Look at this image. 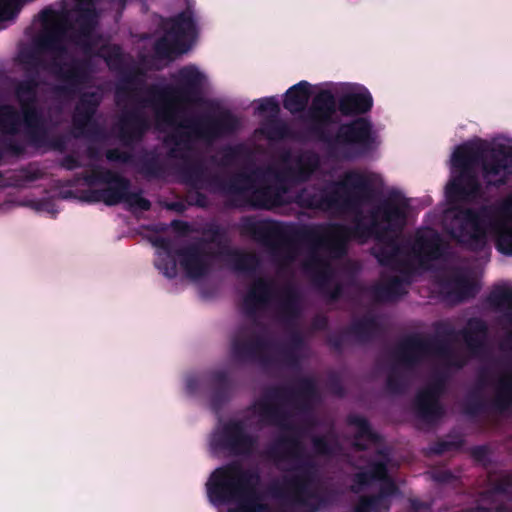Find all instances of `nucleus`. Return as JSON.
<instances>
[{
    "mask_svg": "<svg viewBox=\"0 0 512 512\" xmlns=\"http://www.w3.org/2000/svg\"><path fill=\"white\" fill-rule=\"evenodd\" d=\"M221 254L226 257L227 263L236 272L253 274L260 265V260L254 253L231 249L225 246Z\"/></svg>",
    "mask_w": 512,
    "mask_h": 512,
    "instance_id": "nucleus-36",
    "label": "nucleus"
},
{
    "mask_svg": "<svg viewBox=\"0 0 512 512\" xmlns=\"http://www.w3.org/2000/svg\"><path fill=\"white\" fill-rule=\"evenodd\" d=\"M175 128L165 143H172L168 156L180 159L182 163L178 167V173L182 181L194 188H202L204 184L215 191L221 192L210 179L215 174L207 176V167L201 159H193L189 153L193 150L194 141L200 140L212 143L216 140L228 137L236 133L240 127L239 119L228 109H220L215 114H206L198 117H176Z\"/></svg>",
    "mask_w": 512,
    "mask_h": 512,
    "instance_id": "nucleus-3",
    "label": "nucleus"
},
{
    "mask_svg": "<svg viewBox=\"0 0 512 512\" xmlns=\"http://www.w3.org/2000/svg\"><path fill=\"white\" fill-rule=\"evenodd\" d=\"M496 249L506 256H512V225L502 224L495 237Z\"/></svg>",
    "mask_w": 512,
    "mask_h": 512,
    "instance_id": "nucleus-46",
    "label": "nucleus"
},
{
    "mask_svg": "<svg viewBox=\"0 0 512 512\" xmlns=\"http://www.w3.org/2000/svg\"><path fill=\"white\" fill-rule=\"evenodd\" d=\"M310 89V83L305 80L291 86L284 95L283 107L291 114L303 112L311 96Z\"/></svg>",
    "mask_w": 512,
    "mask_h": 512,
    "instance_id": "nucleus-35",
    "label": "nucleus"
},
{
    "mask_svg": "<svg viewBox=\"0 0 512 512\" xmlns=\"http://www.w3.org/2000/svg\"><path fill=\"white\" fill-rule=\"evenodd\" d=\"M153 49L156 56L160 59H169L173 53L186 50L183 45L174 41L173 37L166 30L164 35L155 41Z\"/></svg>",
    "mask_w": 512,
    "mask_h": 512,
    "instance_id": "nucleus-43",
    "label": "nucleus"
},
{
    "mask_svg": "<svg viewBox=\"0 0 512 512\" xmlns=\"http://www.w3.org/2000/svg\"><path fill=\"white\" fill-rule=\"evenodd\" d=\"M382 501L379 499V496L376 494L362 496L358 502V506H360L361 511L366 512H378L381 508Z\"/></svg>",
    "mask_w": 512,
    "mask_h": 512,
    "instance_id": "nucleus-55",
    "label": "nucleus"
},
{
    "mask_svg": "<svg viewBox=\"0 0 512 512\" xmlns=\"http://www.w3.org/2000/svg\"><path fill=\"white\" fill-rule=\"evenodd\" d=\"M154 245L163 251L158 253L155 260L156 268L167 278L173 279L177 275L176 254L170 239L159 237L154 241Z\"/></svg>",
    "mask_w": 512,
    "mask_h": 512,
    "instance_id": "nucleus-33",
    "label": "nucleus"
},
{
    "mask_svg": "<svg viewBox=\"0 0 512 512\" xmlns=\"http://www.w3.org/2000/svg\"><path fill=\"white\" fill-rule=\"evenodd\" d=\"M386 389L392 394H403L406 389V383L399 373L391 371L386 378Z\"/></svg>",
    "mask_w": 512,
    "mask_h": 512,
    "instance_id": "nucleus-54",
    "label": "nucleus"
},
{
    "mask_svg": "<svg viewBox=\"0 0 512 512\" xmlns=\"http://www.w3.org/2000/svg\"><path fill=\"white\" fill-rule=\"evenodd\" d=\"M431 354L448 357L451 350L448 343L442 339L411 334L401 340L393 352L395 360L406 368L415 367Z\"/></svg>",
    "mask_w": 512,
    "mask_h": 512,
    "instance_id": "nucleus-15",
    "label": "nucleus"
},
{
    "mask_svg": "<svg viewBox=\"0 0 512 512\" xmlns=\"http://www.w3.org/2000/svg\"><path fill=\"white\" fill-rule=\"evenodd\" d=\"M270 347V342L265 337L257 335L250 340L234 338L231 343V354L236 361H260L267 362L263 354Z\"/></svg>",
    "mask_w": 512,
    "mask_h": 512,
    "instance_id": "nucleus-27",
    "label": "nucleus"
},
{
    "mask_svg": "<svg viewBox=\"0 0 512 512\" xmlns=\"http://www.w3.org/2000/svg\"><path fill=\"white\" fill-rule=\"evenodd\" d=\"M19 8L17 0H0V19L9 20L16 16Z\"/></svg>",
    "mask_w": 512,
    "mask_h": 512,
    "instance_id": "nucleus-56",
    "label": "nucleus"
},
{
    "mask_svg": "<svg viewBox=\"0 0 512 512\" xmlns=\"http://www.w3.org/2000/svg\"><path fill=\"white\" fill-rule=\"evenodd\" d=\"M206 77L193 65L182 67L176 77V86H160L151 84L138 88L143 84L135 72L126 74L116 88L119 104L122 96L135 101L141 108L150 107L156 119L167 125H175L176 117L182 113L179 103H194L200 100L205 86Z\"/></svg>",
    "mask_w": 512,
    "mask_h": 512,
    "instance_id": "nucleus-6",
    "label": "nucleus"
},
{
    "mask_svg": "<svg viewBox=\"0 0 512 512\" xmlns=\"http://www.w3.org/2000/svg\"><path fill=\"white\" fill-rule=\"evenodd\" d=\"M258 470L244 468L237 461L216 468L207 483V495L215 505L235 504L228 512H269L262 502Z\"/></svg>",
    "mask_w": 512,
    "mask_h": 512,
    "instance_id": "nucleus-9",
    "label": "nucleus"
},
{
    "mask_svg": "<svg viewBox=\"0 0 512 512\" xmlns=\"http://www.w3.org/2000/svg\"><path fill=\"white\" fill-rule=\"evenodd\" d=\"M489 327L486 321L479 317L469 318L466 326L459 330L468 350L472 354L480 353L485 347V340L488 336Z\"/></svg>",
    "mask_w": 512,
    "mask_h": 512,
    "instance_id": "nucleus-31",
    "label": "nucleus"
},
{
    "mask_svg": "<svg viewBox=\"0 0 512 512\" xmlns=\"http://www.w3.org/2000/svg\"><path fill=\"white\" fill-rule=\"evenodd\" d=\"M129 205L131 210L149 211L151 209V202L142 196V192H129L125 202Z\"/></svg>",
    "mask_w": 512,
    "mask_h": 512,
    "instance_id": "nucleus-53",
    "label": "nucleus"
},
{
    "mask_svg": "<svg viewBox=\"0 0 512 512\" xmlns=\"http://www.w3.org/2000/svg\"><path fill=\"white\" fill-rule=\"evenodd\" d=\"M118 173L114 172L110 169H105L101 167H97L91 171V173L86 174L84 176V180L89 185L94 184H106L108 185L110 182L116 178Z\"/></svg>",
    "mask_w": 512,
    "mask_h": 512,
    "instance_id": "nucleus-49",
    "label": "nucleus"
},
{
    "mask_svg": "<svg viewBox=\"0 0 512 512\" xmlns=\"http://www.w3.org/2000/svg\"><path fill=\"white\" fill-rule=\"evenodd\" d=\"M213 384L211 404L214 409H219L225 404L231 394L232 382L226 371L218 370L211 374Z\"/></svg>",
    "mask_w": 512,
    "mask_h": 512,
    "instance_id": "nucleus-38",
    "label": "nucleus"
},
{
    "mask_svg": "<svg viewBox=\"0 0 512 512\" xmlns=\"http://www.w3.org/2000/svg\"><path fill=\"white\" fill-rule=\"evenodd\" d=\"M51 52L55 57L50 62L49 70L62 85L55 87L54 91L63 96L72 97L90 82L93 64L90 58L70 57L67 61L60 58L68 53L63 43V32L57 28H46L34 40V49L23 55V63L28 71L37 75L38 69L46 68V63L40 54Z\"/></svg>",
    "mask_w": 512,
    "mask_h": 512,
    "instance_id": "nucleus-7",
    "label": "nucleus"
},
{
    "mask_svg": "<svg viewBox=\"0 0 512 512\" xmlns=\"http://www.w3.org/2000/svg\"><path fill=\"white\" fill-rule=\"evenodd\" d=\"M289 344L290 347L283 350V355L290 365H296L298 357L295 350L301 349L304 346V337L300 331L295 330L291 333Z\"/></svg>",
    "mask_w": 512,
    "mask_h": 512,
    "instance_id": "nucleus-48",
    "label": "nucleus"
},
{
    "mask_svg": "<svg viewBox=\"0 0 512 512\" xmlns=\"http://www.w3.org/2000/svg\"><path fill=\"white\" fill-rule=\"evenodd\" d=\"M450 439H442L434 442L430 446V451L435 455H443L446 452L460 450L464 445V439L461 435H448Z\"/></svg>",
    "mask_w": 512,
    "mask_h": 512,
    "instance_id": "nucleus-45",
    "label": "nucleus"
},
{
    "mask_svg": "<svg viewBox=\"0 0 512 512\" xmlns=\"http://www.w3.org/2000/svg\"><path fill=\"white\" fill-rule=\"evenodd\" d=\"M275 294V283L272 280L257 278L243 298L244 314L249 318H255L259 311L268 307Z\"/></svg>",
    "mask_w": 512,
    "mask_h": 512,
    "instance_id": "nucleus-25",
    "label": "nucleus"
},
{
    "mask_svg": "<svg viewBox=\"0 0 512 512\" xmlns=\"http://www.w3.org/2000/svg\"><path fill=\"white\" fill-rule=\"evenodd\" d=\"M175 254L180 258V265L186 275L191 279L205 277L210 271L208 254L200 243H192L188 246L178 248Z\"/></svg>",
    "mask_w": 512,
    "mask_h": 512,
    "instance_id": "nucleus-26",
    "label": "nucleus"
},
{
    "mask_svg": "<svg viewBox=\"0 0 512 512\" xmlns=\"http://www.w3.org/2000/svg\"><path fill=\"white\" fill-rule=\"evenodd\" d=\"M485 402L481 396L475 392L469 394L467 400L463 405V412L465 415L475 417L485 410Z\"/></svg>",
    "mask_w": 512,
    "mask_h": 512,
    "instance_id": "nucleus-51",
    "label": "nucleus"
},
{
    "mask_svg": "<svg viewBox=\"0 0 512 512\" xmlns=\"http://www.w3.org/2000/svg\"><path fill=\"white\" fill-rule=\"evenodd\" d=\"M328 387L331 393L338 397H344L345 396V388L341 382V380L337 377H332L328 381Z\"/></svg>",
    "mask_w": 512,
    "mask_h": 512,
    "instance_id": "nucleus-63",
    "label": "nucleus"
},
{
    "mask_svg": "<svg viewBox=\"0 0 512 512\" xmlns=\"http://www.w3.org/2000/svg\"><path fill=\"white\" fill-rule=\"evenodd\" d=\"M445 250V243L436 230L426 228L416 231L411 252L421 267L426 268L431 262L441 259Z\"/></svg>",
    "mask_w": 512,
    "mask_h": 512,
    "instance_id": "nucleus-23",
    "label": "nucleus"
},
{
    "mask_svg": "<svg viewBox=\"0 0 512 512\" xmlns=\"http://www.w3.org/2000/svg\"><path fill=\"white\" fill-rule=\"evenodd\" d=\"M317 385L313 378L303 377L298 380L297 388L274 386L266 391L256 403L257 413L267 425L281 426L289 418L288 412L278 401H289L305 409L308 402L317 396Z\"/></svg>",
    "mask_w": 512,
    "mask_h": 512,
    "instance_id": "nucleus-12",
    "label": "nucleus"
},
{
    "mask_svg": "<svg viewBox=\"0 0 512 512\" xmlns=\"http://www.w3.org/2000/svg\"><path fill=\"white\" fill-rule=\"evenodd\" d=\"M300 297L292 286H286L278 303V315L287 325H292L300 317Z\"/></svg>",
    "mask_w": 512,
    "mask_h": 512,
    "instance_id": "nucleus-37",
    "label": "nucleus"
},
{
    "mask_svg": "<svg viewBox=\"0 0 512 512\" xmlns=\"http://www.w3.org/2000/svg\"><path fill=\"white\" fill-rule=\"evenodd\" d=\"M261 221H274V220L273 219L256 220L253 217H243L241 219V224H240L241 234L250 237L255 242H257V243L261 244L262 246L266 247L267 249H269V251L271 252L272 255L277 256V257H283L284 259L289 260V261L294 259L295 251H296L295 246H294L295 243L307 244L310 247V253L304 263V267L307 271L312 273V279H313L315 286L320 291H323L325 288H327V286H329L331 284L332 279H333V270H332L330 264L326 260H324L323 257L318 253V250H320V249H324V250L330 252L327 248L317 247V246H314L305 241L291 240L290 242L283 243V245L281 246V248H279V250H274L270 246L264 244L262 241L257 240L256 239L257 237L255 235L251 234L250 232H248L246 230V225L249 222L256 223V222H261ZM329 254L332 257H334L331 253H329Z\"/></svg>",
    "mask_w": 512,
    "mask_h": 512,
    "instance_id": "nucleus-13",
    "label": "nucleus"
},
{
    "mask_svg": "<svg viewBox=\"0 0 512 512\" xmlns=\"http://www.w3.org/2000/svg\"><path fill=\"white\" fill-rule=\"evenodd\" d=\"M38 87L36 74L30 75L16 84L15 96L20 106L25 133L32 144L40 146L47 138V128L43 111L38 106Z\"/></svg>",
    "mask_w": 512,
    "mask_h": 512,
    "instance_id": "nucleus-14",
    "label": "nucleus"
},
{
    "mask_svg": "<svg viewBox=\"0 0 512 512\" xmlns=\"http://www.w3.org/2000/svg\"><path fill=\"white\" fill-rule=\"evenodd\" d=\"M451 163L459 173L447 184V197L455 201H472L483 193L475 166L480 165L488 187L500 188L508 183L512 174V145L465 143L457 146Z\"/></svg>",
    "mask_w": 512,
    "mask_h": 512,
    "instance_id": "nucleus-4",
    "label": "nucleus"
},
{
    "mask_svg": "<svg viewBox=\"0 0 512 512\" xmlns=\"http://www.w3.org/2000/svg\"><path fill=\"white\" fill-rule=\"evenodd\" d=\"M374 174L349 170L338 181L325 187L315 185L300 189L292 202L303 209L319 211H351L362 215L360 207L372 201L378 194L374 187Z\"/></svg>",
    "mask_w": 512,
    "mask_h": 512,
    "instance_id": "nucleus-8",
    "label": "nucleus"
},
{
    "mask_svg": "<svg viewBox=\"0 0 512 512\" xmlns=\"http://www.w3.org/2000/svg\"><path fill=\"white\" fill-rule=\"evenodd\" d=\"M485 301L493 310L504 311L505 317L512 322V288L494 286Z\"/></svg>",
    "mask_w": 512,
    "mask_h": 512,
    "instance_id": "nucleus-39",
    "label": "nucleus"
},
{
    "mask_svg": "<svg viewBox=\"0 0 512 512\" xmlns=\"http://www.w3.org/2000/svg\"><path fill=\"white\" fill-rule=\"evenodd\" d=\"M56 17H57V12L54 9L50 8V7H46V8H44V9H42L40 11V13H39V20L42 22V24L44 26L43 31L46 28L57 27V28H59L64 33V30L60 26H58V25L48 26L50 23L55 21Z\"/></svg>",
    "mask_w": 512,
    "mask_h": 512,
    "instance_id": "nucleus-57",
    "label": "nucleus"
},
{
    "mask_svg": "<svg viewBox=\"0 0 512 512\" xmlns=\"http://www.w3.org/2000/svg\"><path fill=\"white\" fill-rule=\"evenodd\" d=\"M100 105V97L95 92H85L75 106L72 122L75 130L84 134L85 129L91 124L95 126L93 116Z\"/></svg>",
    "mask_w": 512,
    "mask_h": 512,
    "instance_id": "nucleus-29",
    "label": "nucleus"
},
{
    "mask_svg": "<svg viewBox=\"0 0 512 512\" xmlns=\"http://www.w3.org/2000/svg\"><path fill=\"white\" fill-rule=\"evenodd\" d=\"M311 443L314 453L318 456L333 458L343 451V447L335 434L313 436Z\"/></svg>",
    "mask_w": 512,
    "mask_h": 512,
    "instance_id": "nucleus-41",
    "label": "nucleus"
},
{
    "mask_svg": "<svg viewBox=\"0 0 512 512\" xmlns=\"http://www.w3.org/2000/svg\"><path fill=\"white\" fill-rule=\"evenodd\" d=\"M20 114L9 105L0 109V131L4 134L15 135L20 125Z\"/></svg>",
    "mask_w": 512,
    "mask_h": 512,
    "instance_id": "nucleus-44",
    "label": "nucleus"
},
{
    "mask_svg": "<svg viewBox=\"0 0 512 512\" xmlns=\"http://www.w3.org/2000/svg\"><path fill=\"white\" fill-rule=\"evenodd\" d=\"M130 188L131 181L118 173L116 178L104 188L105 205L115 206L125 203Z\"/></svg>",
    "mask_w": 512,
    "mask_h": 512,
    "instance_id": "nucleus-40",
    "label": "nucleus"
},
{
    "mask_svg": "<svg viewBox=\"0 0 512 512\" xmlns=\"http://www.w3.org/2000/svg\"><path fill=\"white\" fill-rule=\"evenodd\" d=\"M267 457L275 463L295 460L296 465L284 475L281 483L273 488V494L293 507L304 508L306 512H319L334 505L341 493L332 486L314 488L315 462L304 454L302 444L297 438L284 437L271 446Z\"/></svg>",
    "mask_w": 512,
    "mask_h": 512,
    "instance_id": "nucleus-5",
    "label": "nucleus"
},
{
    "mask_svg": "<svg viewBox=\"0 0 512 512\" xmlns=\"http://www.w3.org/2000/svg\"><path fill=\"white\" fill-rule=\"evenodd\" d=\"M444 388L445 382L439 378L417 392L413 409L418 419L427 424H435L444 417L445 409L439 400Z\"/></svg>",
    "mask_w": 512,
    "mask_h": 512,
    "instance_id": "nucleus-19",
    "label": "nucleus"
},
{
    "mask_svg": "<svg viewBox=\"0 0 512 512\" xmlns=\"http://www.w3.org/2000/svg\"><path fill=\"white\" fill-rule=\"evenodd\" d=\"M204 234L208 236L207 242L216 244L217 246L224 248V245L227 242V230L218 224L209 225ZM223 249H221L222 251Z\"/></svg>",
    "mask_w": 512,
    "mask_h": 512,
    "instance_id": "nucleus-52",
    "label": "nucleus"
},
{
    "mask_svg": "<svg viewBox=\"0 0 512 512\" xmlns=\"http://www.w3.org/2000/svg\"><path fill=\"white\" fill-rule=\"evenodd\" d=\"M257 445V437L247 432L242 420L235 419L225 422L212 439L215 450L227 452L234 457L252 456Z\"/></svg>",
    "mask_w": 512,
    "mask_h": 512,
    "instance_id": "nucleus-16",
    "label": "nucleus"
},
{
    "mask_svg": "<svg viewBox=\"0 0 512 512\" xmlns=\"http://www.w3.org/2000/svg\"><path fill=\"white\" fill-rule=\"evenodd\" d=\"M105 156L110 162L134 163L139 173L147 179H161L166 175V166L155 150H144L136 160L132 153L119 148L108 149Z\"/></svg>",
    "mask_w": 512,
    "mask_h": 512,
    "instance_id": "nucleus-21",
    "label": "nucleus"
},
{
    "mask_svg": "<svg viewBox=\"0 0 512 512\" xmlns=\"http://www.w3.org/2000/svg\"><path fill=\"white\" fill-rule=\"evenodd\" d=\"M82 200L87 203L103 202L105 204L104 188L85 191L82 195Z\"/></svg>",
    "mask_w": 512,
    "mask_h": 512,
    "instance_id": "nucleus-61",
    "label": "nucleus"
},
{
    "mask_svg": "<svg viewBox=\"0 0 512 512\" xmlns=\"http://www.w3.org/2000/svg\"><path fill=\"white\" fill-rule=\"evenodd\" d=\"M409 206L402 192L392 189L368 210L367 221L358 215L352 226L342 223L296 226L282 221H261L249 222L246 230L274 250H279L285 242L299 240L327 248L334 258L346 254L347 244L352 239L361 243L373 239L380 244L371 249L379 265L396 269L401 253L397 235L406 225Z\"/></svg>",
    "mask_w": 512,
    "mask_h": 512,
    "instance_id": "nucleus-1",
    "label": "nucleus"
},
{
    "mask_svg": "<svg viewBox=\"0 0 512 512\" xmlns=\"http://www.w3.org/2000/svg\"><path fill=\"white\" fill-rule=\"evenodd\" d=\"M372 107L373 97L364 86L338 98L328 89L320 90L301 117L304 128L300 138L345 147L346 159L364 156L373 149L374 138L370 120L359 116Z\"/></svg>",
    "mask_w": 512,
    "mask_h": 512,
    "instance_id": "nucleus-2",
    "label": "nucleus"
},
{
    "mask_svg": "<svg viewBox=\"0 0 512 512\" xmlns=\"http://www.w3.org/2000/svg\"><path fill=\"white\" fill-rule=\"evenodd\" d=\"M512 488V476L506 475L500 479H498L494 485L493 490L497 494H509Z\"/></svg>",
    "mask_w": 512,
    "mask_h": 512,
    "instance_id": "nucleus-60",
    "label": "nucleus"
},
{
    "mask_svg": "<svg viewBox=\"0 0 512 512\" xmlns=\"http://www.w3.org/2000/svg\"><path fill=\"white\" fill-rule=\"evenodd\" d=\"M75 23L78 26L74 42L79 45L85 54H91L95 47L93 33L98 26L100 14L93 0H75Z\"/></svg>",
    "mask_w": 512,
    "mask_h": 512,
    "instance_id": "nucleus-22",
    "label": "nucleus"
},
{
    "mask_svg": "<svg viewBox=\"0 0 512 512\" xmlns=\"http://www.w3.org/2000/svg\"><path fill=\"white\" fill-rule=\"evenodd\" d=\"M370 293L375 302L385 303L399 299L407 293L405 281L399 276H392L384 283H378L370 288Z\"/></svg>",
    "mask_w": 512,
    "mask_h": 512,
    "instance_id": "nucleus-34",
    "label": "nucleus"
},
{
    "mask_svg": "<svg viewBox=\"0 0 512 512\" xmlns=\"http://www.w3.org/2000/svg\"><path fill=\"white\" fill-rule=\"evenodd\" d=\"M270 168H257L251 173L237 172L228 179L214 175L210 182L222 193L233 196L230 201L232 207L249 206L254 209L271 210L288 203L285 200L288 188L285 183L281 182H278L277 185L261 184L256 186V179L264 177L266 174L274 176V172L270 171Z\"/></svg>",
    "mask_w": 512,
    "mask_h": 512,
    "instance_id": "nucleus-10",
    "label": "nucleus"
},
{
    "mask_svg": "<svg viewBox=\"0 0 512 512\" xmlns=\"http://www.w3.org/2000/svg\"><path fill=\"white\" fill-rule=\"evenodd\" d=\"M60 167L68 171H72L82 167V164L77 156L73 154H68L61 159Z\"/></svg>",
    "mask_w": 512,
    "mask_h": 512,
    "instance_id": "nucleus-62",
    "label": "nucleus"
},
{
    "mask_svg": "<svg viewBox=\"0 0 512 512\" xmlns=\"http://www.w3.org/2000/svg\"><path fill=\"white\" fill-rule=\"evenodd\" d=\"M264 133L270 140H281L288 137L289 128L288 126L278 119L270 120L265 126Z\"/></svg>",
    "mask_w": 512,
    "mask_h": 512,
    "instance_id": "nucleus-50",
    "label": "nucleus"
},
{
    "mask_svg": "<svg viewBox=\"0 0 512 512\" xmlns=\"http://www.w3.org/2000/svg\"><path fill=\"white\" fill-rule=\"evenodd\" d=\"M280 159L284 166L281 170L273 167L270 171L274 172L277 182L285 184H301L307 182L313 173L318 169L320 161L316 153L306 151L292 156L289 150L284 151Z\"/></svg>",
    "mask_w": 512,
    "mask_h": 512,
    "instance_id": "nucleus-18",
    "label": "nucleus"
},
{
    "mask_svg": "<svg viewBox=\"0 0 512 512\" xmlns=\"http://www.w3.org/2000/svg\"><path fill=\"white\" fill-rule=\"evenodd\" d=\"M376 454L382 456V460H371L365 469L356 472L352 477L350 490L359 493L364 488L375 482H380L379 492L376 494L380 500L393 496L397 493L398 487L389 475V455L383 449H378Z\"/></svg>",
    "mask_w": 512,
    "mask_h": 512,
    "instance_id": "nucleus-17",
    "label": "nucleus"
},
{
    "mask_svg": "<svg viewBox=\"0 0 512 512\" xmlns=\"http://www.w3.org/2000/svg\"><path fill=\"white\" fill-rule=\"evenodd\" d=\"M4 146L8 152L14 155H21L24 152V146L13 139L5 141Z\"/></svg>",
    "mask_w": 512,
    "mask_h": 512,
    "instance_id": "nucleus-64",
    "label": "nucleus"
},
{
    "mask_svg": "<svg viewBox=\"0 0 512 512\" xmlns=\"http://www.w3.org/2000/svg\"><path fill=\"white\" fill-rule=\"evenodd\" d=\"M440 286L458 302L474 298L479 291L478 285L459 270L449 277L442 278Z\"/></svg>",
    "mask_w": 512,
    "mask_h": 512,
    "instance_id": "nucleus-28",
    "label": "nucleus"
},
{
    "mask_svg": "<svg viewBox=\"0 0 512 512\" xmlns=\"http://www.w3.org/2000/svg\"><path fill=\"white\" fill-rule=\"evenodd\" d=\"M381 333V325L373 315H365L353 321L346 329L331 333L326 342L334 351L341 353L348 336H353L356 342L366 344L373 341Z\"/></svg>",
    "mask_w": 512,
    "mask_h": 512,
    "instance_id": "nucleus-20",
    "label": "nucleus"
},
{
    "mask_svg": "<svg viewBox=\"0 0 512 512\" xmlns=\"http://www.w3.org/2000/svg\"><path fill=\"white\" fill-rule=\"evenodd\" d=\"M321 293L325 295L330 302H337L344 293V287L342 283L336 282L333 287H330L329 285L321 291Z\"/></svg>",
    "mask_w": 512,
    "mask_h": 512,
    "instance_id": "nucleus-59",
    "label": "nucleus"
},
{
    "mask_svg": "<svg viewBox=\"0 0 512 512\" xmlns=\"http://www.w3.org/2000/svg\"><path fill=\"white\" fill-rule=\"evenodd\" d=\"M251 154V150L241 144L224 147L222 149V156L219 165L229 166L241 158L250 157Z\"/></svg>",
    "mask_w": 512,
    "mask_h": 512,
    "instance_id": "nucleus-47",
    "label": "nucleus"
},
{
    "mask_svg": "<svg viewBox=\"0 0 512 512\" xmlns=\"http://www.w3.org/2000/svg\"><path fill=\"white\" fill-rule=\"evenodd\" d=\"M347 423L357 428L354 434V441L352 447L356 451L368 450V445L362 440H367L373 444H380L382 437L379 433L375 432L367 418L361 415L351 414L347 417Z\"/></svg>",
    "mask_w": 512,
    "mask_h": 512,
    "instance_id": "nucleus-32",
    "label": "nucleus"
},
{
    "mask_svg": "<svg viewBox=\"0 0 512 512\" xmlns=\"http://www.w3.org/2000/svg\"><path fill=\"white\" fill-rule=\"evenodd\" d=\"M491 406L500 413L512 411V373L499 380Z\"/></svg>",
    "mask_w": 512,
    "mask_h": 512,
    "instance_id": "nucleus-42",
    "label": "nucleus"
},
{
    "mask_svg": "<svg viewBox=\"0 0 512 512\" xmlns=\"http://www.w3.org/2000/svg\"><path fill=\"white\" fill-rule=\"evenodd\" d=\"M165 30L173 37L174 41L179 42L186 48V41L193 39L197 32L193 11L187 8L168 19Z\"/></svg>",
    "mask_w": 512,
    "mask_h": 512,
    "instance_id": "nucleus-30",
    "label": "nucleus"
},
{
    "mask_svg": "<svg viewBox=\"0 0 512 512\" xmlns=\"http://www.w3.org/2000/svg\"><path fill=\"white\" fill-rule=\"evenodd\" d=\"M116 128L120 142L126 147H131L142 140L150 128V123L141 109L133 108L121 114Z\"/></svg>",
    "mask_w": 512,
    "mask_h": 512,
    "instance_id": "nucleus-24",
    "label": "nucleus"
},
{
    "mask_svg": "<svg viewBox=\"0 0 512 512\" xmlns=\"http://www.w3.org/2000/svg\"><path fill=\"white\" fill-rule=\"evenodd\" d=\"M497 210L492 205L478 208L456 207L446 225V232L457 244L472 252L487 245L488 232L496 226Z\"/></svg>",
    "mask_w": 512,
    "mask_h": 512,
    "instance_id": "nucleus-11",
    "label": "nucleus"
},
{
    "mask_svg": "<svg viewBox=\"0 0 512 512\" xmlns=\"http://www.w3.org/2000/svg\"><path fill=\"white\" fill-rule=\"evenodd\" d=\"M257 110L259 113L270 112L277 114L280 110V107L274 97H265L260 100Z\"/></svg>",
    "mask_w": 512,
    "mask_h": 512,
    "instance_id": "nucleus-58",
    "label": "nucleus"
}]
</instances>
